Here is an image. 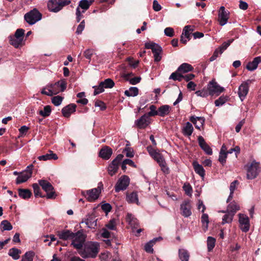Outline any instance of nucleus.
I'll use <instances>...</instances> for the list:
<instances>
[{
    "mask_svg": "<svg viewBox=\"0 0 261 261\" xmlns=\"http://www.w3.org/2000/svg\"><path fill=\"white\" fill-rule=\"evenodd\" d=\"M239 222L240 229L243 232H247L250 229V221L248 217L243 214H239Z\"/></svg>",
    "mask_w": 261,
    "mask_h": 261,
    "instance_id": "nucleus-12",
    "label": "nucleus"
},
{
    "mask_svg": "<svg viewBox=\"0 0 261 261\" xmlns=\"http://www.w3.org/2000/svg\"><path fill=\"white\" fill-rule=\"evenodd\" d=\"M39 185L42 189L46 192L45 195L47 199H55L56 195L54 191V188L51 184L46 180L41 179L38 181Z\"/></svg>",
    "mask_w": 261,
    "mask_h": 261,
    "instance_id": "nucleus-5",
    "label": "nucleus"
},
{
    "mask_svg": "<svg viewBox=\"0 0 261 261\" xmlns=\"http://www.w3.org/2000/svg\"><path fill=\"white\" fill-rule=\"evenodd\" d=\"M216 239L212 237L207 238V247L208 251H211L215 246Z\"/></svg>",
    "mask_w": 261,
    "mask_h": 261,
    "instance_id": "nucleus-40",
    "label": "nucleus"
},
{
    "mask_svg": "<svg viewBox=\"0 0 261 261\" xmlns=\"http://www.w3.org/2000/svg\"><path fill=\"white\" fill-rule=\"evenodd\" d=\"M261 62V57L259 56L254 58L252 61L249 62L246 68L250 71L255 70L258 66V65Z\"/></svg>",
    "mask_w": 261,
    "mask_h": 261,
    "instance_id": "nucleus-22",
    "label": "nucleus"
},
{
    "mask_svg": "<svg viewBox=\"0 0 261 261\" xmlns=\"http://www.w3.org/2000/svg\"><path fill=\"white\" fill-rule=\"evenodd\" d=\"M193 130V126L189 122H187L182 128V132L184 135L188 137L192 135Z\"/></svg>",
    "mask_w": 261,
    "mask_h": 261,
    "instance_id": "nucleus-26",
    "label": "nucleus"
},
{
    "mask_svg": "<svg viewBox=\"0 0 261 261\" xmlns=\"http://www.w3.org/2000/svg\"><path fill=\"white\" fill-rule=\"evenodd\" d=\"M71 240L72 241L71 245L76 249L80 250L83 247L86 240V236L83 233V231L80 230L73 233Z\"/></svg>",
    "mask_w": 261,
    "mask_h": 261,
    "instance_id": "nucleus-2",
    "label": "nucleus"
},
{
    "mask_svg": "<svg viewBox=\"0 0 261 261\" xmlns=\"http://www.w3.org/2000/svg\"><path fill=\"white\" fill-rule=\"evenodd\" d=\"M207 89L209 91L210 95H219L220 93L224 91V88L221 87L214 80H212L209 82L207 85Z\"/></svg>",
    "mask_w": 261,
    "mask_h": 261,
    "instance_id": "nucleus-10",
    "label": "nucleus"
},
{
    "mask_svg": "<svg viewBox=\"0 0 261 261\" xmlns=\"http://www.w3.org/2000/svg\"><path fill=\"white\" fill-rule=\"evenodd\" d=\"M124 93L127 96H136L138 94V89L137 87H130L128 90H125Z\"/></svg>",
    "mask_w": 261,
    "mask_h": 261,
    "instance_id": "nucleus-43",
    "label": "nucleus"
},
{
    "mask_svg": "<svg viewBox=\"0 0 261 261\" xmlns=\"http://www.w3.org/2000/svg\"><path fill=\"white\" fill-rule=\"evenodd\" d=\"M198 142L199 145L201 148L208 155H211L213 153L212 148L210 146L206 143L204 138L200 136L198 137Z\"/></svg>",
    "mask_w": 261,
    "mask_h": 261,
    "instance_id": "nucleus-17",
    "label": "nucleus"
},
{
    "mask_svg": "<svg viewBox=\"0 0 261 261\" xmlns=\"http://www.w3.org/2000/svg\"><path fill=\"white\" fill-rule=\"evenodd\" d=\"M191 204L189 200H184L180 204V210L181 214L185 218H188L192 215Z\"/></svg>",
    "mask_w": 261,
    "mask_h": 261,
    "instance_id": "nucleus-14",
    "label": "nucleus"
},
{
    "mask_svg": "<svg viewBox=\"0 0 261 261\" xmlns=\"http://www.w3.org/2000/svg\"><path fill=\"white\" fill-rule=\"evenodd\" d=\"M56 85L57 87H60L61 88L60 91L63 92L66 88L67 83L65 80H61L60 81L56 82Z\"/></svg>",
    "mask_w": 261,
    "mask_h": 261,
    "instance_id": "nucleus-55",
    "label": "nucleus"
},
{
    "mask_svg": "<svg viewBox=\"0 0 261 261\" xmlns=\"http://www.w3.org/2000/svg\"><path fill=\"white\" fill-rule=\"evenodd\" d=\"M73 235V232L70 230H63L57 232V236L60 239L65 241L71 240Z\"/></svg>",
    "mask_w": 261,
    "mask_h": 261,
    "instance_id": "nucleus-23",
    "label": "nucleus"
},
{
    "mask_svg": "<svg viewBox=\"0 0 261 261\" xmlns=\"http://www.w3.org/2000/svg\"><path fill=\"white\" fill-rule=\"evenodd\" d=\"M227 153H221L219 152V161L223 164L226 162V159L227 158Z\"/></svg>",
    "mask_w": 261,
    "mask_h": 261,
    "instance_id": "nucleus-64",
    "label": "nucleus"
},
{
    "mask_svg": "<svg viewBox=\"0 0 261 261\" xmlns=\"http://www.w3.org/2000/svg\"><path fill=\"white\" fill-rule=\"evenodd\" d=\"M150 118L146 114L142 116L139 119L135 120V125L139 128H144L150 123Z\"/></svg>",
    "mask_w": 261,
    "mask_h": 261,
    "instance_id": "nucleus-16",
    "label": "nucleus"
},
{
    "mask_svg": "<svg viewBox=\"0 0 261 261\" xmlns=\"http://www.w3.org/2000/svg\"><path fill=\"white\" fill-rule=\"evenodd\" d=\"M190 120L195 125L196 128L200 129L205 122V119L202 117L191 116Z\"/></svg>",
    "mask_w": 261,
    "mask_h": 261,
    "instance_id": "nucleus-19",
    "label": "nucleus"
},
{
    "mask_svg": "<svg viewBox=\"0 0 261 261\" xmlns=\"http://www.w3.org/2000/svg\"><path fill=\"white\" fill-rule=\"evenodd\" d=\"M183 79V75L177 72H174L171 73L169 77V79H172L174 81H181Z\"/></svg>",
    "mask_w": 261,
    "mask_h": 261,
    "instance_id": "nucleus-50",
    "label": "nucleus"
},
{
    "mask_svg": "<svg viewBox=\"0 0 261 261\" xmlns=\"http://www.w3.org/2000/svg\"><path fill=\"white\" fill-rule=\"evenodd\" d=\"M178 256L181 261H189V253L187 250L185 249H179Z\"/></svg>",
    "mask_w": 261,
    "mask_h": 261,
    "instance_id": "nucleus-33",
    "label": "nucleus"
},
{
    "mask_svg": "<svg viewBox=\"0 0 261 261\" xmlns=\"http://www.w3.org/2000/svg\"><path fill=\"white\" fill-rule=\"evenodd\" d=\"M18 195L20 197L25 199L29 198L32 195V193L30 190L19 189Z\"/></svg>",
    "mask_w": 261,
    "mask_h": 261,
    "instance_id": "nucleus-37",
    "label": "nucleus"
},
{
    "mask_svg": "<svg viewBox=\"0 0 261 261\" xmlns=\"http://www.w3.org/2000/svg\"><path fill=\"white\" fill-rule=\"evenodd\" d=\"M97 219H95L93 216H89L88 218L83 220L82 223H85L88 228H94L97 225Z\"/></svg>",
    "mask_w": 261,
    "mask_h": 261,
    "instance_id": "nucleus-28",
    "label": "nucleus"
},
{
    "mask_svg": "<svg viewBox=\"0 0 261 261\" xmlns=\"http://www.w3.org/2000/svg\"><path fill=\"white\" fill-rule=\"evenodd\" d=\"M162 240V237H158L153 238L152 240L149 241L145 244L144 250L148 253H152L153 252V246L155 243L160 240Z\"/></svg>",
    "mask_w": 261,
    "mask_h": 261,
    "instance_id": "nucleus-21",
    "label": "nucleus"
},
{
    "mask_svg": "<svg viewBox=\"0 0 261 261\" xmlns=\"http://www.w3.org/2000/svg\"><path fill=\"white\" fill-rule=\"evenodd\" d=\"M110 232L106 228H103L101 229L100 232V237L105 239H109L110 237Z\"/></svg>",
    "mask_w": 261,
    "mask_h": 261,
    "instance_id": "nucleus-57",
    "label": "nucleus"
},
{
    "mask_svg": "<svg viewBox=\"0 0 261 261\" xmlns=\"http://www.w3.org/2000/svg\"><path fill=\"white\" fill-rule=\"evenodd\" d=\"M195 94H196V95L197 96H200V97H206L210 95L209 91H208L207 88V89H202L201 90L197 91L195 92Z\"/></svg>",
    "mask_w": 261,
    "mask_h": 261,
    "instance_id": "nucleus-49",
    "label": "nucleus"
},
{
    "mask_svg": "<svg viewBox=\"0 0 261 261\" xmlns=\"http://www.w3.org/2000/svg\"><path fill=\"white\" fill-rule=\"evenodd\" d=\"M183 189L187 195L190 196H192V188L189 183H186L184 185Z\"/></svg>",
    "mask_w": 261,
    "mask_h": 261,
    "instance_id": "nucleus-54",
    "label": "nucleus"
},
{
    "mask_svg": "<svg viewBox=\"0 0 261 261\" xmlns=\"http://www.w3.org/2000/svg\"><path fill=\"white\" fill-rule=\"evenodd\" d=\"M101 209L107 214L112 209V206L108 203L102 204L101 206Z\"/></svg>",
    "mask_w": 261,
    "mask_h": 261,
    "instance_id": "nucleus-62",
    "label": "nucleus"
},
{
    "mask_svg": "<svg viewBox=\"0 0 261 261\" xmlns=\"http://www.w3.org/2000/svg\"><path fill=\"white\" fill-rule=\"evenodd\" d=\"M102 187V182H99L97 188L82 192V194L86 197L89 201H94L99 197Z\"/></svg>",
    "mask_w": 261,
    "mask_h": 261,
    "instance_id": "nucleus-3",
    "label": "nucleus"
},
{
    "mask_svg": "<svg viewBox=\"0 0 261 261\" xmlns=\"http://www.w3.org/2000/svg\"><path fill=\"white\" fill-rule=\"evenodd\" d=\"M240 210V206L237 203L233 201L230 203L227 207L226 212L230 213L234 215L235 213Z\"/></svg>",
    "mask_w": 261,
    "mask_h": 261,
    "instance_id": "nucleus-31",
    "label": "nucleus"
},
{
    "mask_svg": "<svg viewBox=\"0 0 261 261\" xmlns=\"http://www.w3.org/2000/svg\"><path fill=\"white\" fill-rule=\"evenodd\" d=\"M1 228L2 231L11 230L13 228L11 224L8 220H3L1 223Z\"/></svg>",
    "mask_w": 261,
    "mask_h": 261,
    "instance_id": "nucleus-42",
    "label": "nucleus"
},
{
    "mask_svg": "<svg viewBox=\"0 0 261 261\" xmlns=\"http://www.w3.org/2000/svg\"><path fill=\"white\" fill-rule=\"evenodd\" d=\"M114 86V82L111 79H107L104 81L101 82L98 86H94L93 93L94 95L99 94L104 91L105 88H112Z\"/></svg>",
    "mask_w": 261,
    "mask_h": 261,
    "instance_id": "nucleus-8",
    "label": "nucleus"
},
{
    "mask_svg": "<svg viewBox=\"0 0 261 261\" xmlns=\"http://www.w3.org/2000/svg\"><path fill=\"white\" fill-rule=\"evenodd\" d=\"M234 41L233 39H230L227 41L224 42L218 48L219 50V54H222L223 51L230 45Z\"/></svg>",
    "mask_w": 261,
    "mask_h": 261,
    "instance_id": "nucleus-44",
    "label": "nucleus"
},
{
    "mask_svg": "<svg viewBox=\"0 0 261 261\" xmlns=\"http://www.w3.org/2000/svg\"><path fill=\"white\" fill-rule=\"evenodd\" d=\"M171 110V108L169 105H165L159 108V116L164 117L168 115Z\"/></svg>",
    "mask_w": 261,
    "mask_h": 261,
    "instance_id": "nucleus-30",
    "label": "nucleus"
},
{
    "mask_svg": "<svg viewBox=\"0 0 261 261\" xmlns=\"http://www.w3.org/2000/svg\"><path fill=\"white\" fill-rule=\"evenodd\" d=\"M145 47L146 48L151 49L153 54L155 62H159L161 60L162 56L161 54L162 49L159 45L154 42H148L145 43Z\"/></svg>",
    "mask_w": 261,
    "mask_h": 261,
    "instance_id": "nucleus-7",
    "label": "nucleus"
},
{
    "mask_svg": "<svg viewBox=\"0 0 261 261\" xmlns=\"http://www.w3.org/2000/svg\"><path fill=\"white\" fill-rule=\"evenodd\" d=\"M149 109L150 112H149L148 114H146L149 117L159 115V109L156 110L155 106L151 105L149 107Z\"/></svg>",
    "mask_w": 261,
    "mask_h": 261,
    "instance_id": "nucleus-53",
    "label": "nucleus"
},
{
    "mask_svg": "<svg viewBox=\"0 0 261 261\" xmlns=\"http://www.w3.org/2000/svg\"><path fill=\"white\" fill-rule=\"evenodd\" d=\"M124 151L126 152V156L129 158H133L134 156V152L132 148L128 147H125Z\"/></svg>",
    "mask_w": 261,
    "mask_h": 261,
    "instance_id": "nucleus-63",
    "label": "nucleus"
},
{
    "mask_svg": "<svg viewBox=\"0 0 261 261\" xmlns=\"http://www.w3.org/2000/svg\"><path fill=\"white\" fill-rule=\"evenodd\" d=\"M32 187L33 188L34 193L35 196L36 197L38 196H40V197H45V195H41V194L40 192V187L37 184H36V183L33 184L32 185Z\"/></svg>",
    "mask_w": 261,
    "mask_h": 261,
    "instance_id": "nucleus-48",
    "label": "nucleus"
},
{
    "mask_svg": "<svg viewBox=\"0 0 261 261\" xmlns=\"http://www.w3.org/2000/svg\"><path fill=\"white\" fill-rule=\"evenodd\" d=\"M113 153V150L108 146H105L102 148L99 152V156L104 160L110 159Z\"/></svg>",
    "mask_w": 261,
    "mask_h": 261,
    "instance_id": "nucleus-20",
    "label": "nucleus"
},
{
    "mask_svg": "<svg viewBox=\"0 0 261 261\" xmlns=\"http://www.w3.org/2000/svg\"><path fill=\"white\" fill-rule=\"evenodd\" d=\"M108 172L109 175H114V160H113L108 167Z\"/></svg>",
    "mask_w": 261,
    "mask_h": 261,
    "instance_id": "nucleus-61",
    "label": "nucleus"
},
{
    "mask_svg": "<svg viewBox=\"0 0 261 261\" xmlns=\"http://www.w3.org/2000/svg\"><path fill=\"white\" fill-rule=\"evenodd\" d=\"M201 222L203 225V229L206 231L208 228L209 223L208 216L206 214H203L201 216Z\"/></svg>",
    "mask_w": 261,
    "mask_h": 261,
    "instance_id": "nucleus-45",
    "label": "nucleus"
},
{
    "mask_svg": "<svg viewBox=\"0 0 261 261\" xmlns=\"http://www.w3.org/2000/svg\"><path fill=\"white\" fill-rule=\"evenodd\" d=\"M100 249L99 244L96 242H88L79 251L83 258H95L97 256Z\"/></svg>",
    "mask_w": 261,
    "mask_h": 261,
    "instance_id": "nucleus-1",
    "label": "nucleus"
},
{
    "mask_svg": "<svg viewBox=\"0 0 261 261\" xmlns=\"http://www.w3.org/2000/svg\"><path fill=\"white\" fill-rule=\"evenodd\" d=\"M24 33V30L23 29H18L16 31L14 37H15V38L23 40Z\"/></svg>",
    "mask_w": 261,
    "mask_h": 261,
    "instance_id": "nucleus-56",
    "label": "nucleus"
},
{
    "mask_svg": "<svg viewBox=\"0 0 261 261\" xmlns=\"http://www.w3.org/2000/svg\"><path fill=\"white\" fill-rule=\"evenodd\" d=\"M228 97L226 96H221L218 99L215 101V105L216 107H220L224 105L227 100Z\"/></svg>",
    "mask_w": 261,
    "mask_h": 261,
    "instance_id": "nucleus-46",
    "label": "nucleus"
},
{
    "mask_svg": "<svg viewBox=\"0 0 261 261\" xmlns=\"http://www.w3.org/2000/svg\"><path fill=\"white\" fill-rule=\"evenodd\" d=\"M70 2V0H50L47 3V7L50 11L58 12Z\"/></svg>",
    "mask_w": 261,
    "mask_h": 261,
    "instance_id": "nucleus-4",
    "label": "nucleus"
},
{
    "mask_svg": "<svg viewBox=\"0 0 261 261\" xmlns=\"http://www.w3.org/2000/svg\"><path fill=\"white\" fill-rule=\"evenodd\" d=\"M63 98L61 96H56L52 98L51 102L56 106H59L62 103Z\"/></svg>",
    "mask_w": 261,
    "mask_h": 261,
    "instance_id": "nucleus-52",
    "label": "nucleus"
},
{
    "mask_svg": "<svg viewBox=\"0 0 261 261\" xmlns=\"http://www.w3.org/2000/svg\"><path fill=\"white\" fill-rule=\"evenodd\" d=\"M34 254L32 251L27 252L22 257L21 261H33Z\"/></svg>",
    "mask_w": 261,
    "mask_h": 261,
    "instance_id": "nucleus-51",
    "label": "nucleus"
},
{
    "mask_svg": "<svg viewBox=\"0 0 261 261\" xmlns=\"http://www.w3.org/2000/svg\"><path fill=\"white\" fill-rule=\"evenodd\" d=\"M193 30V26L186 25L184 27L181 35L186 36V38L190 39L191 35Z\"/></svg>",
    "mask_w": 261,
    "mask_h": 261,
    "instance_id": "nucleus-39",
    "label": "nucleus"
},
{
    "mask_svg": "<svg viewBox=\"0 0 261 261\" xmlns=\"http://www.w3.org/2000/svg\"><path fill=\"white\" fill-rule=\"evenodd\" d=\"M251 81L248 80L243 82L239 87L238 94L241 101H243L246 98L249 92V85Z\"/></svg>",
    "mask_w": 261,
    "mask_h": 261,
    "instance_id": "nucleus-11",
    "label": "nucleus"
},
{
    "mask_svg": "<svg viewBox=\"0 0 261 261\" xmlns=\"http://www.w3.org/2000/svg\"><path fill=\"white\" fill-rule=\"evenodd\" d=\"M92 4V1H88V0H81L79 2V8H81L83 10L82 11V13H84L86 10L89 9L90 6Z\"/></svg>",
    "mask_w": 261,
    "mask_h": 261,
    "instance_id": "nucleus-36",
    "label": "nucleus"
},
{
    "mask_svg": "<svg viewBox=\"0 0 261 261\" xmlns=\"http://www.w3.org/2000/svg\"><path fill=\"white\" fill-rule=\"evenodd\" d=\"M46 88H44L42 90L41 93L42 94H45L48 96H52L54 94H56L58 93H59V91H53L51 89H48L47 91L46 90Z\"/></svg>",
    "mask_w": 261,
    "mask_h": 261,
    "instance_id": "nucleus-58",
    "label": "nucleus"
},
{
    "mask_svg": "<svg viewBox=\"0 0 261 261\" xmlns=\"http://www.w3.org/2000/svg\"><path fill=\"white\" fill-rule=\"evenodd\" d=\"M193 70V67L190 64L186 63L181 64L177 69V71L181 73H186Z\"/></svg>",
    "mask_w": 261,
    "mask_h": 261,
    "instance_id": "nucleus-32",
    "label": "nucleus"
},
{
    "mask_svg": "<svg viewBox=\"0 0 261 261\" xmlns=\"http://www.w3.org/2000/svg\"><path fill=\"white\" fill-rule=\"evenodd\" d=\"M85 28V20H83L80 24L77 26V28L76 29V34L77 35L81 34L83 31L84 30Z\"/></svg>",
    "mask_w": 261,
    "mask_h": 261,
    "instance_id": "nucleus-60",
    "label": "nucleus"
},
{
    "mask_svg": "<svg viewBox=\"0 0 261 261\" xmlns=\"http://www.w3.org/2000/svg\"><path fill=\"white\" fill-rule=\"evenodd\" d=\"M164 34L168 37H173L174 35V30L170 27H167L164 30Z\"/></svg>",
    "mask_w": 261,
    "mask_h": 261,
    "instance_id": "nucleus-59",
    "label": "nucleus"
},
{
    "mask_svg": "<svg viewBox=\"0 0 261 261\" xmlns=\"http://www.w3.org/2000/svg\"><path fill=\"white\" fill-rule=\"evenodd\" d=\"M229 12L225 10L224 6H221L218 13V20L219 24L223 26L227 22L229 18Z\"/></svg>",
    "mask_w": 261,
    "mask_h": 261,
    "instance_id": "nucleus-15",
    "label": "nucleus"
},
{
    "mask_svg": "<svg viewBox=\"0 0 261 261\" xmlns=\"http://www.w3.org/2000/svg\"><path fill=\"white\" fill-rule=\"evenodd\" d=\"M20 253L21 251L16 248H12L10 249L8 252V254L15 260L18 259L19 258V254Z\"/></svg>",
    "mask_w": 261,
    "mask_h": 261,
    "instance_id": "nucleus-38",
    "label": "nucleus"
},
{
    "mask_svg": "<svg viewBox=\"0 0 261 261\" xmlns=\"http://www.w3.org/2000/svg\"><path fill=\"white\" fill-rule=\"evenodd\" d=\"M38 159L40 161H47L51 159L57 160L58 157L56 153H54L53 151L49 150L48 153H46L44 155L39 156Z\"/></svg>",
    "mask_w": 261,
    "mask_h": 261,
    "instance_id": "nucleus-29",
    "label": "nucleus"
},
{
    "mask_svg": "<svg viewBox=\"0 0 261 261\" xmlns=\"http://www.w3.org/2000/svg\"><path fill=\"white\" fill-rule=\"evenodd\" d=\"M129 184V178L126 175L122 176L117 181L115 186V192L125 190Z\"/></svg>",
    "mask_w": 261,
    "mask_h": 261,
    "instance_id": "nucleus-13",
    "label": "nucleus"
},
{
    "mask_svg": "<svg viewBox=\"0 0 261 261\" xmlns=\"http://www.w3.org/2000/svg\"><path fill=\"white\" fill-rule=\"evenodd\" d=\"M126 221L132 228H136L139 223L137 219L132 214L128 213L126 217Z\"/></svg>",
    "mask_w": 261,
    "mask_h": 261,
    "instance_id": "nucleus-27",
    "label": "nucleus"
},
{
    "mask_svg": "<svg viewBox=\"0 0 261 261\" xmlns=\"http://www.w3.org/2000/svg\"><path fill=\"white\" fill-rule=\"evenodd\" d=\"M221 212L226 213L222 218V224L224 225L226 223H230L233 220L234 215L230 213L226 212V211H222Z\"/></svg>",
    "mask_w": 261,
    "mask_h": 261,
    "instance_id": "nucleus-35",
    "label": "nucleus"
},
{
    "mask_svg": "<svg viewBox=\"0 0 261 261\" xmlns=\"http://www.w3.org/2000/svg\"><path fill=\"white\" fill-rule=\"evenodd\" d=\"M41 18V14L36 8L31 10L24 16L25 20L30 25L35 24L36 22L40 20Z\"/></svg>",
    "mask_w": 261,
    "mask_h": 261,
    "instance_id": "nucleus-6",
    "label": "nucleus"
},
{
    "mask_svg": "<svg viewBox=\"0 0 261 261\" xmlns=\"http://www.w3.org/2000/svg\"><path fill=\"white\" fill-rule=\"evenodd\" d=\"M10 43L14 46L15 48H18L21 44L22 39H20L14 36L9 37Z\"/></svg>",
    "mask_w": 261,
    "mask_h": 261,
    "instance_id": "nucleus-41",
    "label": "nucleus"
},
{
    "mask_svg": "<svg viewBox=\"0 0 261 261\" xmlns=\"http://www.w3.org/2000/svg\"><path fill=\"white\" fill-rule=\"evenodd\" d=\"M51 112V108L49 106H46L44 107L43 110H40L39 114L43 117H47Z\"/></svg>",
    "mask_w": 261,
    "mask_h": 261,
    "instance_id": "nucleus-47",
    "label": "nucleus"
},
{
    "mask_svg": "<svg viewBox=\"0 0 261 261\" xmlns=\"http://www.w3.org/2000/svg\"><path fill=\"white\" fill-rule=\"evenodd\" d=\"M192 165L195 172L203 179L205 176V170L202 166L197 161H194Z\"/></svg>",
    "mask_w": 261,
    "mask_h": 261,
    "instance_id": "nucleus-25",
    "label": "nucleus"
},
{
    "mask_svg": "<svg viewBox=\"0 0 261 261\" xmlns=\"http://www.w3.org/2000/svg\"><path fill=\"white\" fill-rule=\"evenodd\" d=\"M260 171V168L259 163L253 161L247 168V178L249 179H254L257 176Z\"/></svg>",
    "mask_w": 261,
    "mask_h": 261,
    "instance_id": "nucleus-9",
    "label": "nucleus"
},
{
    "mask_svg": "<svg viewBox=\"0 0 261 261\" xmlns=\"http://www.w3.org/2000/svg\"><path fill=\"white\" fill-rule=\"evenodd\" d=\"M19 174V175L17 177L16 180V183L17 185L25 182L32 176L31 172L30 171L24 172L23 171Z\"/></svg>",
    "mask_w": 261,
    "mask_h": 261,
    "instance_id": "nucleus-24",
    "label": "nucleus"
},
{
    "mask_svg": "<svg viewBox=\"0 0 261 261\" xmlns=\"http://www.w3.org/2000/svg\"><path fill=\"white\" fill-rule=\"evenodd\" d=\"M76 106L75 104L71 103L65 107L62 110L63 115L65 117H69L71 114L75 111Z\"/></svg>",
    "mask_w": 261,
    "mask_h": 261,
    "instance_id": "nucleus-18",
    "label": "nucleus"
},
{
    "mask_svg": "<svg viewBox=\"0 0 261 261\" xmlns=\"http://www.w3.org/2000/svg\"><path fill=\"white\" fill-rule=\"evenodd\" d=\"M126 200L129 203H135L137 204H139L138 200V197L137 193L132 192L126 196Z\"/></svg>",
    "mask_w": 261,
    "mask_h": 261,
    "instance_id": "nucleus-34",
    "label": "nucleus"
}]
</instances>
